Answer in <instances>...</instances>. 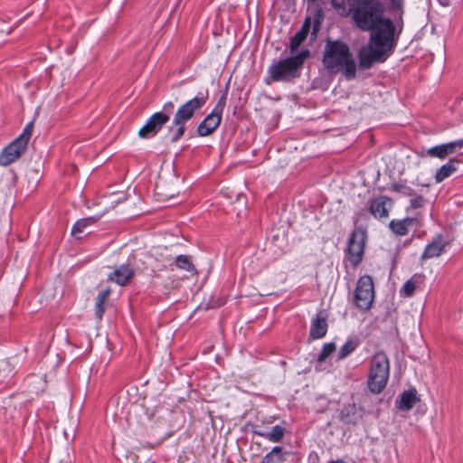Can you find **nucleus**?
Here are the masks:
<instances>
[{
    "instance_id": "nucleus-1",
    "label": "nucleus",
    "mask_w": 463,
    "mask_h": 463,
    "mask_svg": "<svg viewBox=\"0 0 463 463\" xmlns=\"http://www.w3.org/2000/svg\"><path fill=\"white\" fill-rule=\"evenodd\" d=\"M352 15L359 29L371 32L368 44L358 52L360 67L369 69L375 62H383L394 46V26L389 18L383 16L382 4L378 0H361Z\"/></svg>"
},
{
    "instance_id": "nucleus-2",
    "label": "nucleus",
    "mask_w": 463,
    "mask_h": 463,
    "mask_svg": "<svg viewBox=\"0 0 463 463\" xmlns=\"http://www.w3.org/2000/svg\"><path fill=\"white\" fill-rule=\"evenodd\" d=\"M325 68L333 74L342 72L345 79L352 80L356 74V65L347 44L340 42H328L323 57Z\"/></svg>"
},
{
    "instance_id": "nucleus-3",
    "label": "nucleus",
    "mask_w": 463,
    "mask_h": 463,
    "mask_svg": "<svg viewBox=\"0 0 463 463\" xmlns=\"http://www.w3.org/2000/svg\"><path fill=\"white\" fill-rule=\"evenodd\" d=\"M206 98L194 97L182 104L175 111L169 127L170 140L177 142L185 132V124L204 106Z\"/></svg>"
},
{
    "instance_id": "nucleus-4",
    "label": "nucleus",
    "mask_w": 463,
    "mask_h": 463,
    "mask_svg": "<svg viewBox=\"0 0 463 463\" xmlns=\"http://www.w3.org/2000/svg\"><path fill=\"white\" fill-rule=\"evenodd\" d=\"M390 374V362L383 352L375 353L370 363L368 375V388L375 394L383 392L385 388Z\"/></svg>"
},
{
    "instance_id": "nucleus-5",
    "label": "nucleus",
    "mask_w": 463,
    "mask_h": 463,
    "mask_svg": "<svg viewBox=\"0 0 463 463\" xmlns=\"http://www.w3.org/2000/svg\"><path fill=\"white\" fill-rule=\"evenodd\" d=\"M308 56V51H302L298 54L279 61L273 64L269 70V75L275 81L288 80L298 75V69Z\"/></svg>"
},
{
    "instance_id": "nucleus-6",
    "label": "nucleus",
    "mask_w": 463,
    "mask_h": 463,
    "mask_svg": "<svg viewBox=\"0 0 463 463\" xmlns=\"http://www.w3.org/2000/svg\"><path fill=\"white\" fill-rule=\"evenodd\" d=\"M33 122L28 123L21 135L3 149L0 154L1 165H11L24 153L33 134Z\"/></svg>"
},
{
    "instance_id": "nucleus-7",
    "label": "nucleus",
    "mask_w": 463,
    "mask_h": 463,
    "mask_svg": "<svg viewBox=\"0 0 463 463\" xmlns=\"http://www.w3.org/2000/svg\"><path fill=\"white\" fill-rule=\"evenodd\" d=\"M174 103L166 102L164 107V112H156L153 114L146 123L139 129L138 135L142 138H149L155 137L162 127L168 122L169 114L174 110Z\"/></svg>"
},
{
    "instance_id": "nucleus-8",
    "label": "nucleus",
    "mask_w": 463,
    "mask_h": 463,
    "mask_svg": "<svg viewBox=\"0 0 463 463\" xmlns=\"http://www.w3.org/2000/svg\"><path fill=\"white\" fill-rule=\"evenodd\" d=\"M366 241V232L362 228L355 229L348 240L346 257L350 263L356 267L363 260Z\"/></svg>"
},
{
    "instance_id": "nucleus-9",
    "label": "nucleus",
    "mask_w": 463,
    "mask_h": 463,
    "mask_svg": "<svg viewBox=\"0 0 463 463\" xmlns=\"http://www.w3.org/2000/svg\"><path fill=\"white\" fill-rule=\"evenodd\" d=\"M354 299L359 309L368 310L372 307L374 299V288L370 276L365 275L358 279Z\"/></svg>"
},
{
    "instance_id": "nucleus-10",
    "label": "nucleus",
    "mask_w": 463,
    "mask_h": 463,
    "mask_svg": "<svg viewBox=\"0 0 463 463\" xmlns=\"http://www.w3.org/2000/svg\"><path fill=\"white\" fill-rule=\"evenodd\" d=\"M224 107L225 97H222L213 110L198 125L197 134L200 137L210 136L220 126Z\"/></svg>"
},
{
    "instance_id": "nucleus-11",
    "label": "nucleus",
    "mask_w": 463,
    "mask_h": 463,
    "mask_svg": "<svg viewBox=\"0 0 463 463\" xmlns=\"http://www.w3.org/2000/svg\"><path fill=\"white\" fill-rule=\"evenodd\" d=\"M422 225V214L417 212L414 216L402 220H392L389 223L390 230L399 236L406 235L410 229Z\"/></svg>"
},
{
    "instance_id": "nucleus-12",
    "label": "nucleus",
    "mask_w": 463,
    "mask_h": 463,
    "mask_svg": "<svg viewBox=\"0 0 463 463\" xmlns=\"http://www.w3.org/2000/svg\"><path fill=\"white\" fill-rule=\"evenodd\" d=\"M461 147H463V139L432 146L425 151V156L445 159Z\"/></svg>"
},
{
    "instance_id": "nucleus-13",
    "label": "nucleus",
    "mask_w": 463,
    "mask_h": 463,
    "mask_svg": "<svg viewBox=\"0 0 463 463\" xmlns=\"http://www.w3.org/2000/svg\"><path fill=\"white\" fill-rule=\"evenodd\" d=\"M392 206V200L387 196L382 195L371 201L370 212L377 219L387 218Z\"/></svg>"
},
{
    "instance_id": "nucleus-14",
    "label": "nucleus",
    "mask_w": 463,
    "mask_h": 463,
    "mask_svg": "<svg viewBox=\"0 0 463 463\" xmlns=\"http://www.w3.org/2000/svg\"><path fill=\"white\" fill-rule=\"evenodd\" d=\"M326 317L323 311H320L317 313V317L312 321L309 335L313 339H318L326 335Z\"/></svg>"
},
{
    "instance_id": "nucleus-15",
    "label": "nucleus",
    "mask_w": 463,
    "mask_h": 463,
    "mask_svg": "<svg viewBox=\"0 0 463 463\" xmlns=\"http://www.w3.org/2000/svg\"><path fill=\"white\" fill-rule=\"evenodd\" d=\"M447 241L443 239L441 235H438L431 243L428 244L425 248L421 255V259H430L434 257H439L445 250L447 246Z\"/></svg>"
},
{
    "instance_id": "nucleus-16",
    "label": "nucleus",
    "mask_w": 463,
    "mask_h": 463,
    "mask_svg": "<svg viewBox=\"0 0 463 463\" xmlns=\"http://www.w3.org/2000/svg\"><path fill=\"white\" fill-rule=\"evenodd\" d=\"M418 402L420 399L417 396V392L415 389H411L401 394L400 400L397 401V407L401 411H410Z\"/></svg>"
},
{
    "instance_id": "nucleus-17",
    "label": "nucleus",
    "mask_w": 463,
    "mask_h": 463,
    "mask_svg": "<svg viewBox=\"0 0 463 463\" xmlns=\"http://www.w3.org/2000/svg\"><path fill=\"white\" fill-rule=\"evenodd\" d=\"M341 420L345 424H355L361 418L358 408L354 403H349L343 407L340 412Z\"/></svg>"
},
{
    "instance_id": "nucleus-18",
    "label": "nucleus",
    "mask_w": 463,
    "mask_h": 463,
    "mask_svg": "<svg viewBox=\"0 0 463 463\" xmlns=\"http://www.w3.org/2000/svg\"><path fill=\"white\" fill-rule=\"evenodd\" d=\"M456 160H449L448 163L443 165L435 175V181L441 183L443 180L450 176L456 170Z\"/></svg>"
},
{
    "instance_id": "nucleus-19",
    "label": "nucleus",
    "mask_w": 463,
    "mask_h": 463,
    "mask_svg": "<svg viewBox=\"0 0 463 463\" xmlns=\"http://www.w3.org/2000/svg\"><path fill=\"white\" fill-rule=\"evenodd\" d=\"M97 220L98 218L91 216L77 221L72 227L71 234L77 239H81L80 234L84 232L89 225L95 223Z\"/></svg>"
},
{
    "instance_id": "nucleus-20",
    "label": "nucleus",
    "mask_w": 463,
    "mask_h": 463,
    "mask_svg": "<svg viewBox=\"0 0 463 463\" xmlns=\"http://www.w3.org/2000/svg\"><path fill=\"white\" fill-rule=\"evenodd\" d=\"M134 277V270L129 264L121 265L118 269V285L128 284Z\"/></svg>"
},
{
    "instance_id": "nucleus-21",
    "label": "nucleus",
    "mask_w": 463,
    "mask_h": 463,
    "mask_svg": "<svg viewBox=\"0 0 463 463\" xmlns=\"http://www.w3.org/2000/svg\"><path fill=\"white\" fill-rule=\"evenodd\" d=\"M256 433L272 442H279L283 439L285 430L281 426L276 425L270 431H257Z\"/></svg>"
},
{
    "instance_id": "nucleus-22",
    "label": "nucleus",
    "mask_w": 463,
    "mask_h": 463,
    "mask_svg": "<svg viewBox=\"0 0 463 463\" xmlns=\"http://www.w3.org/2000/svg\"><path fill=\"white\" fill-rule=\"evenodd\" d=\"M175 266L180 269L186 270L189 272L192 276L196 275V269L192 263L190 258L186 255H179L175 259Z\"/></svg>"
},
{
    "instance_id": "nucleus-23",
    "label": "nucleus",
    "mask_w": 463,
    "mask_h": 463,
    "mask_svg": "<svg viewBox=\"0 0 463 463\" xmlns=\"http://www.w3.org/2000/svg\"><path fill=\"white\" fill-rule=\"evenodd\" d=\"M308 30L309 24L305 23L302 28L291 38L290 48L292 51L297 50L302 42L307 38Z\"/></svg>"
},
{
    "instance_id": "nucleus-24",
    "label": "nucleus",
    "mask_w": 463,
    "mask_h": 463,
    "mask_svg": "<svg viewBox=\"0 0 463 463\" xmlns=\"http://www.w3.org/2000/svg\"><path fill=\"white\" fill-rule=\"evenodd\" d=\"M110 294H111V289L108 288V289L101 291L97 298L95 310H96V316L99 319H100L102 317V315L104 313L103 304L108 299V298Z\"/></svg>"
},
{
    "instance_id": "nucleus-25",
    "label": "nucleus",
    "mask_w": 463,
    "mask_h": 463,
    "mask_svg": "<svg viewBox=\"0 0 463 463\" xmlns=\"http://www.w3.org/2000/svg\"><path fill=\"white\" fill-rule=\"evenodd\" d=\"M359 342L356 339H348L343 346L340 348L338 353V359L342 360L348 356L352 352H354L358 346Z\"/></svg>"
},
{
    "instance_id": "nucleus-26",
    "label": "nucleus",
    "mask_w": 463,
    "mask_h": 463,
    "mask_svg": "<svg viewBox=\"0 0 463 463\" xmlns=\"http://www.w3.org/2000/svg\"><path fill=\"white\" fill-rule=\"evenodd\" d=\"M282 461V449L274 447L261 460V463H279Z\"/></svg>"
},
{
    "instance_id": "nucleus-27",
    "label": "nucleus",
    "mask_w": 463,
    "mask_h": 463,
    "mask_svg": "<svg viewBox=\"0 0 463 463\" xmlns=\"http://www.w3.org/2000/svg\"><path fill=\"white\" fill-rule=\"evenodd\" d=\"M335 350V345L334 343L325 344L321 353L318 354V362H324L329 355H331Z\"/></svg>"
},
{
    "instance_id": "nucleus-28",
    "label": "nucleus",
    "mask_w": 463,
    "mask_h": 463,
    "mask_svg": "<svg viewBox=\"0 0 463 463\" xmlns=\"http://www.w3.org/2000/svg\"><path fill=\"white\" fill-rule=\"evenodd\" d=\"M391 189L396 193H399L404 196H412L413 192L411 187H408L402 184H392Z\"/></svg>"
},
{
    "instance_id": "nucleus-29",
    "label": "nucleus",
    "mask_w": 463,
    "mask_h": 463,
    "mask_svg": "<svg viewBox=\"0 0 463 463\" xmlns=\"http://www.w3.org/2000/svg\"><path fill=\"white\" fill-rule=\"evenodd\" d=\"M425 203L426 201L422 196H414L410 200V205L407 207V212L409 213L411 210L420 209L424 206Z\"/></svg>"
},
{
    "instance_id": "nucleus-30",
    "label": "nucleus",
    "mask_w": 463,
    "mask_h": 463,
    "mask_svg": "<svg viewBox=\"0 0 463 463\" xmlns=\"http://www.w3.org/2000/svg\"><path fill=\"white\" fill-rule=\"evenodd\" d=\"M415 288H416L415 282L412 279H409L404 283V285L402 288V292L406 297H411L415 291Z\"/></svg>"
},
{
    "instance_id": "nucleus-31",
    "label": "nucleus",
    "mask_w": 463,
    "mask_h": 463,
    "mask_svg": "<svg viewBox=\"0 0 463 463\" xmlns=\"http://www.w3.org/2000/svg\"><path fill=\"white\" fill-rule=\"evenodd\" d=\"M134 191L131 190L129 187L128 188L127 192L123 193V195L121 196H118V203L121 202V201H125L127 200L130 195H131V193H133Z\"/></svg>"
},
{
    "instance_id": "nucleus-32",
    "label": "nucleus",
    "mask_w": 463,
    "mask_h": 463,
    "mask_svg": "<svg viewBox=\"0 0 463 463\" xmlns=\"http://www.w3.org/2000/svg\"><path fill=\"white\" fill-rule=\"evenodd\" d=\"M392 5L395 8H401L403 3V0H391Z\"/></svg>"
},
{
    "instance_id": "nucleus-33",
    "label": "nucleus",
    "mask_w": 463,
    "mask_h": 463,
    "mask_svg": "<svg viewBox=\"0 0 463 463\" xmlns=\"http://www.w3.org/2000/svg\"><path fill=\"white\" fill-rule=\"evenodd\" d=\"M157 189L159 190L157 192V194L158 195H161L162 197H172L174 194H165L162 191V189L160 187L157 186Z\"/></svg>"
},
{
    "instance_id": "nucleus-34",
    "label": "nucleus",
    "mask_w": 463,
    "mask_h": 463,
    "mask_svg": "<svg viewBox=\"0 0 463 463\" xmlns=\"http://www.w3.org/2000/svg\"><path fill=\"white\" fill-rule=\"evenodd\" d=\"M113 276H116V270H115V271H113L112 273H110V274L109 275V279L110 280H112V279H113Z\"/></svg>"
},
{
    "instance_id": "nucleus-35",
    "label": "nucleus",
    "mask_w": 463,
    "mask_h": 463,
    "mask_svg": "<svg viewBox=\"0 0 463 463\" xmlns=\"http://www.w3.org/2000/svg\"><path fill=\"white\" fill-rule=\"evenodd\" d=\"M329 463H345L342 460L330 461Z\"/></svg>"
}]
</instances>
